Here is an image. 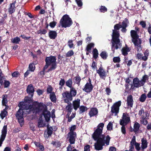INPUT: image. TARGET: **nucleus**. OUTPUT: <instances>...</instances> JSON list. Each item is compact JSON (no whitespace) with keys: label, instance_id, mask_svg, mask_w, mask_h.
I'll list each match as a JSON object with an SVG mask.
<instances>
[{"label":"nucleus","instance_id":"f257e3e1","mask_svg":"<svg viewBox=\"0 0 151 151\" xmlns=\"http://www.w3.org/2000/svg\"><path fill=\"white\" fill-rule=\"evenodd\" d=\"M122 25L119 24H115L114 27V29L113 30L112 39L111 40V50L114 52L115 50L121 47V43L119 39L120 35L119 31H118L121 28Z\"/></svg>","mask_w":151,"mask_h":151},{"label":"nucleus","instance_id":"f03ea898","mask_svg":"<svg viewBox=\"0 0 151 151\" xmlns=\"http://www.w3.org/2000/svg\"><path fill=\"white\" fill-rule=\"evenodd\" d=\"M24 102H20L18 104V106L19 107V109L17 111L15 116L17 119H18V122L20 123V125L22 124H23L24 122V119L23 118V110H26L27 114H30L31 112V110L32 107L30 105H29L27 106L25 105Z\"/></svg>","mask_w":151,"mask_h":151},{"label":"nucleus","instance_id":"7ed1b4c3","mask_svg":"<svg viewBox=\"0 0 151 151\" xmlns=\"http://www.w3.org/2000/svg\"><path fill=\"white\" fill-rule=\"evenodd\" d=\"M111 138L109 135H107L105 139H104L103 137L101 138L96 140V142L94 144V146L95 149L97 150H101L103 149V146L105 145V144L108 145H109V142Z\"/></svg>","mask_w":151,"mask_h":151},{"label":"nucleus","instance_id":"20e7f679","mask_svg":"<svg viewBox=\"0 0 151 151\" xmlns=\"http://www.w3.org/2000/svg\"><path fill=\"white\" fill-rule=\"evenodd\" d=\"M56 60V58L55 56L50 55L49 57H46L45 60V66L47 68L50 66H51L47 72L54 70L56 69L57 67Z\"/></svg>","mask_w":151,"mask_h":151},{"label":"nucleus","instance_id":"39448f33","mask_svg":"<svg viewBox=\"0 0 151 151\" xmlns=\"http://www.w3.org/2000/svg\"><path fill=\"white\" fill-rule=\"evenodd\" d=\"M77 93V91L74 87L70 88L69 91H66L63 92L62 94L64 102L68 103L72 101L73 97H75Z\"/></svg>","mask_w":151,"mask_h":151},{"label":"nucleus","instance_id":"423d86ee","mask_svg":"<svg viewBox=\"0 0 151 151\" xmlns=\"http://www.w3.org/2000/svg\"><path fill=\"white\" fill-rule=\"evenodd\" d=\"M131 36L132 38V42L133 43L135 47L137 48V51L142 50L141 45L142 40L139 38V36L137 32L134 30H131L130 31Z\"/></svg>","mask_w":151,"mask_h":151},{"label":"nucleus","instance_id":"0eeeda50","mask_svg":"<svg viewBox=\"0 0 151 151\" xmlns=\"http://www.w3.org/2000/svg\"><path fill=\"white\" fill-rule=\"evenodd\" d=\"M30 107L31 112L32 111L33 114H39L41 112L46 111L47 110V106L43 103H38L37 106L32 107Z\"/></svg>","mask_w":151,"mask_h":151},{"label":"nucleus","instance_id":"6e6552de","mask_svg":"<svg viewBox=\"0 0 151 151\" xmlns=\"http://www.w3.org/2000/svg\"><path fill=\"white\" fill-rule=\"evenodd\" d=\"M60 23L62 27L66 28L70 27L73 24V22L69 15L66 14L62 17Z\"/></svg>","mask_w":151,"mask_h":151},{"label":"nucleus","instance_id":"1a4fd4ad","mask_svg":"<svg viewBox=\"0 0 151 151\" xmlns=\"http://www.w3.org/2000/svg\"><path fill=\"white\" fill-rule=\"evenodd\" d=\"M77 137L76 134L68 133L67 134V139L69 141L70 144L68 145L67 147L66 151H72V147L71 145L74 144L76 140V138Z\"/></svg>","mask_w":151,"mask_h":151},{"label":"nucleus","instance_id":"9d476101","mask_svg":"<svg viewBox=\"0 0 151 151\" xmlns=\"http://www.w3.org/2000/svg\"><path fill=\"white\" fill-rule=\"evenodd\" d=\"M103 130L99 128H97L96 129L92 134V137L94 140L101 138L102 137H104V139L106 138V137L104 135L101 134Z\"/></svg>","mask_w":151,"mask_h":151},{"label":"nucleus","instance_id":"9b49d317","mask_svg":"<svg viewBox=\"0 0 151 151\" xmlns=\"http://www.w3.org/2000/svg\"><path fill=\"white\" fill-rule=\"evenodd\" d=\"M88 82H87L84 86L83 90L87 93H89L93 91L94 86L91 83V80L90 78H88Z\"/></svg>","mask_w":151,"mask_h":151},{"label":"nucleus","instance_id":"f8f14e48","mask_svg":"<svg viewBox=\"0 0 151 151\" xmlns=\"http://www.w3.org/2000/svg\"><path fill=\"white\" fill-rule=\"evenodd\" d=\"M121 104V101H119L114 103L113 105L111 107V112L113 114H115V115H116L119 112V107Z\"/></svg>","mask_w":151,"mask_h":151},{"label":"nucleus","instance_id":"ddd939ff","mask_svg":"<svg viewBox=\"0 0 151 151\" xmlns=\"http://www.w3.org/2000/svg\"><path fill=\"white\" fill-rule=\"evenodd\" d=\"M96 71L97 73L99 75L101 79H105L106 77L107 76V73L102 65H101L99 69H96Z\"/></svg>","mask_w":151,"mask_h":151},{"label":"nucleus","instance_id":"4468645a","mask_svg":"<svg viewBox=\"0 0 151 151\" xmlns=\"http://www.w3.org/2000/svg\"><path fill=\"white\" fill-rule=\"evenodd\" d=\"M122 119L120 121V124L122 126H124L125 123L127 124L130 121V117L127 114L123 113Z\"/></svg>","mask_w":151,"mask_h":151},{"label":"nucleus","instance_id":"2eb2a0df","mask_svg":"<svg viewBox=\"0 0 151 151\" xmlns=\"http://www.w3.org/2000/svg\"><path fill=\"white\" fill-rule=\"evenodd\" d=\"M7 133V126L4 125L1 130V134L0 138V147L1 146Z\"/></svg>","mask_w":151,"mask_h":151},{"label":"nucleus","instance_id":"dca6fc26","mask_svg":"<svg viewBox=\"0 0 151 151\" xmlns=\"http://www.w3.org/2000/svg\"><path fill=\"white\" fill-rule=\"evenodd\" d=\"M42 115L43 116L46 122H48L50 120L51 115L50 112L49 111L47 110L46 111L43 112L40 115V119L42 118Z\"/></svg>","mask_w":151,"mask_h":151},{"label":"nucleus","instance_id":"f3484780","mask_svg":"<svg viewBox=\"0 0 151 151\" xmlns=\"http://www.w3.org/2000/svg\"><path fill=\"white\" fill-rule=\"evenodd\" d=\"M27 92L29 94L31 98H32L34 95L35 90L34 87L32 84L29 85L27 88Z\"/></svg>","mask_w":151,"mask_h":151},{"label":"nucleus","instance_id":"a211bd4d","mask_svg":"<svg viewBox=\"0 0 151 151\" xmlns=\"http://www.w3.org/2000/svg\"><path fill=\"white\" fill-rule=\"evenodd\" d=\"M16 3V1H14L12 3H10L9 4V6L8 8V12L10 14H12L14 13L16 10L15 4Z\"/></svg>","mask_w":151,"mask_h":151},{"label":"nucleus","instance_id":"6ab92c4d","mask_svg":"<svg viewBox=\"0 0 151 151\" xmlns=\"http://www.w3.org/2000/svg\"><path fill=\"white\" fill-rule=\"evenodd\" d=\"M133 83L134 87L136 88L141 87L144 85V83H142V82H141L138 78L137 77L133 79Z\"/></svg>","mask_w":151,"mask_h":151},{"label":"nucleus","instance_id":"aec40b11","mask_svg":"<svg viewBox=\"0 0 151 151\" xmlns=\"http://www.w3.org/2000/svg\"><path fill=\"white\" fill-rule=\"evenodd\" d=\"M98 113V111L96 108L92 107L91 108L88 114L90 117L97 116Z\"/></svg>","mask_w":151,"mask_h":151},{"label":"nucleus","instance_id":"412c9836","mask_svg":"<svg viewBox=\"0 0 151 151\" xmlns=\"http://www.w3.org/2000/svg\"><path fill=\"white\" fill-rule=\"evenodd\" d=\"M127 106L130 108L132 107L134 101L133 97L132 95H129L127 97Z\"/></svg>","mask_w":151,"mask_h":151},{"label":"nucleus","instance_id":"4be33fe9","mask_svg":"<svg viewBox=\"0 0 151 151\" xmlns=\"http://www.w3.org/2000/svg\"><path fill=\"white\" fill-rule=\"evenodd\" d=\"M130 50L131 49L128 47L127 45H126L125 46L123 47L121 50L122 54L124 56H126L128 55V52H130Z\"/></svg>","mask_w":151,"mask_h":151},{"label":"nucleus","instance_id":"5701e85b","mask_svg":"<svg viewBox=\"0 0 151 151\" xmlns=\"http://www.w3.org/2000/svg\"><path fill=\"white\" fill-rule=\"evenodd\" d=\"M80 104V100L77 99L73 101V105L74 109L76 110L79 107Z\"/></svg>","mask_w":151,"mask_h":151},{"label":"nucleus","instance_id":"b1692460","mask_svg":"<svg viewBox=\"0 0 151 151\" xmlns=\"http://www.w3.org/2000/svg\"><path fill=\"white\" fill-rule=\"evenodd\" d=\"M141 147L142 150L147 148V147L148 142L146 138H143L141 139Z\"/></svg>","mask_w":151,"mask_h":151},{"label":"nucleus","instance_id":"393cba45","mask_svg":"<svg viewBox=\"0 0 151 151\" xmlns=\"http://www.w3.org/2000/svg\"><path fill=\"white\" fill-rule=\"evenodd\" d=\"M48 35L50 39L54 40L56 37L57 34L56 31L50 30L49 32Z\"/></svg>","mask_w":151,"mask_h":151},{"label":"nucleus","instance_id":"a878e982","mask_svg":"<svg viewBox=\"0 0 151 151\" xmlns=\"http://www.w3.org/2000/svg\"><path fill=\"white\" fill-rule=\"evenodd\" d=\"M73 82L78 85V86L80 85V82L81 80V77L78 74H77V76L74 77L73 80Z\"/></svg>","mask_w":151,"mask_h":151},{"label":"nucleus","instance_id":"bb28decb","mask_svg":"<svg viewBox=\"0 0 151 151\" xmlns=\"http://www.w3.org/2000/svg\"><path fill=\"white\" fill-rule=\"evenodd\" d=\"M7 97L8 96L6 94L3 95L2 96V105H6V104H7L8 102Z\"/></svg>","mask_w":151,"mask_h":151},{"label":"nucleus","instance_id":"cd10ccee","mask_svg":"<svg viewBox=\"0 0 151 151\" xmlns=\"http://www.w3.org/2000/svg\"><path fill=\"white\" fill-rule=\"evenodd\" d=\"M101 58L104 60H106L108 57V54L105 51H102L100 54Z\"/></svg>","mask_w":151,"mask_h":151},{"label":"nucleus","instance_id":"c85d7f7f","mask_svg":"<svg viewBox=\"0 0 151 151\" xmlns=\"http://www.w3.org/2000/svg\"><path fill=\"white\" fill-rule=\"evenodd\" d=\"M50 98L52 102L54 103H55L56 102V98L55 93L54 92H52L51 94H50Z\"/></svg>","mask_w":151,"mask_h":151},{"label":"nucleus","instance_id":"c756f323","mask_svg":"<svg viewBox=\"0 0 151 151\" xmlns=\"http://www.w3.org/2000/svg\"><path fill=\"white\" fill-rule=\"evenodd\" d=\"M140 125L139 123L137 122L135 123L134 125V129L133 130H134V132L136 133L139 130L140 127Z\"/></svg>","mask_w":151,"mask_h":151},{"label":"nucleus","instance_id":"7c9ffc66","mask_svg":"<svg viewBox=\"0 0 151 151\" xmlns=\"http://www.w3.org/2000/svg\"><path fill=\"white\" fill-rule=\"evenodd\" d=\"M93 58L95 59H96L98 57L99 53L98 50L96 48L93 50Z\"/></svg>","mask_w":151,"mask_h":151},{"label":"nucleus","instance_id":"2f4dec72","mask_svg":"<svg viewBox=\"0 0 151 151\" xmlns=\"http://www.w3.org/2000/svg\"><path fill=\"white\" fill-rule=\"evenodd\" d=\"M65 84L66 85L70 88L73 87L72 86L73 82L71 78H69L68 80L66 81Z\"/></svg>","mask_w":151,"mask_h":151},{"label":"nucleus","instance_id":"473e14b6","mask_svg":"<svg viewBox=\"0 0 151 151\" xmlns=\"http://www.w3.org/2000/svg\"><path fill=\"white\" fill-rule=\"evenodd\" d=\"M21 40L18 37H16L15 38L11 40V42L13 43L18 44L19 43Z\"/></svg>","mask_w":151,"mask_h":151},{"label":"nucleus","instance_id":"72a5a7b5","mask_svg":"<svg viewBox=\"0 0 151 151\" xmlns=\"http://www.w3.org/2000/svg\"><path fill=\"white\" fill-rule=\"evenodd\" d=\"M68 105L66 106L65 109L67 112H72L73 109V108L70 102L67 103Z\"/></svg>","mask_w":151,"mask_h":151},{"label":"nucleus","instance_id":"f704fd0d","mask_svg":"<svg viewBox=\"0 0 151 151\" xmlns=\"http://www.w3.org/2000/svg\"><path fill=\"white\" fill-rule=\"evenodd\" d=\"M76 125H73L70 128L69 130L70 132L68 133L70 134H76V132L74 131L76 129Z\"/></svg>","mask_w":151,"mask_h":151},{"label":"nucleus","instance_id":"c9c22d12","mask_svg":"<svg viewBox=\"0 0 151 151\" xmlns=\"http://www.w3.org/2000/svg\"><path fill=\"white\" fill-rule=\"evenodd\" d=\"M51 143L54 146H55L56 148L59 147L61 146V143L58 140L56 142L55 141H52Z\"/></svg>","mask_w":151,"mask_h":151},{"label":"nucleus","instance_id":"e433bc0d","mask_svg":"<svg viewBox=\"0 0 151 151\" xmlns=\"http://www.w3.org/2000/svg\"><path fill=\"white\" fill-rule=\"evenodd\" d=\"M94 45L93 43H90L88 44L86 47V50L87 51L91 52V48L94 47Z\"/></svg>","mask_w":151,"mask_h":151},{"label":"nucleus","instance_id":"4c0bfd02","mask_svg":"<svg viewBox=\"0 0 151 151\" xmlns=\"http://www.w3.org/2000/svg\"><path fill=\"white\" fill-rule=\"evenodd\" d=\"M146 98V94L145 93H144L141 95L139 100L140 101L143 102L145 101Z\"/></svg>","mask_w":151,"mask_h":151},{"label":"nucleus","instance_id":"58836bf2","mask_svg":"<svg viewBox=\"0 0 151 151\" xmlns=\"http://www.w3.org/2000/svg\"><path fill=\"white\" fill-rule=\"evenodd\" d=\"M79 110L80 114H82L85 111H87L88 109L86 106H81L79 108Z\"/></svg>","mask_w":151,"mask_h":151},{"label":"nucleus","instance_id":"ea45409f","mask_svg":"<svg viewBox=\"0 0 151 151\" xmlns=\"http://www.w3.org/2000/svg\"><path fill=\"white\" fill-rule=\"evenodd\" d=\"M129 23V21L127 18H126L123 21L122 23V27H127L128 24Z\"/></svg>","mask_w":151,"mask_h":151},{"label":"nucleus","instance_id":"a19ab883","mask_svg":"<svg viewBox=\"0 0 151 151\" xmlns=\"http://www.w3.org/2000/svg\"><path fill=\"white\" fill-rule=\"evenodd\" d=\"M38 127L39 128L44 127L45 126V124L43 123L42 118L40 119V121L38 122Z\"/></svg>","mask_w":151,"mask_h":151},{"label":"nucleus","instance_id":"79ce46f5","mask_svg":"<svg viewBox=\"0 0 151 151\" xmlns=\"http://www.w3.org/2000/svg\"><path fill=\"white\" fill-rule=\"evenodd\" d=\"M52 128L51 127H47V134L48 135V137L51 136L53 132L52 131Z\"/></svg>","mask_w":151,"mask_h":151},{"label":"nucleus","instance_id":"37998d69","mask_svg":"<svg viewBox=\"0 0 151 151\" xmlns=\"http://www.w3.org/2000/svg\"><path fill=\"white\" fill-rule=\"evenodd\" d=\"M8 114L7 111H4L3 110L1 111V112L0 114L1 117L2 119H3L6 116H7Z\"/></svg>","mask_w":151,"mask_h":151},{"label":"nucleus","instance_id":"c03bdc74","mask_svg":"<svg viewBox=\"0 0 151 151\" xmlns=\"http://www.w3.org/2000/svg\"><path fill=\"white\" fill-rule=\"evenodd\" d=\"M74 52L73 50H70L68 51L65 54V56L67 57H70L73 55Z\"/></svg>","mask_w":151,"mask_h":151},{"label":"nucleus","instance_id":"a18cd8bd","mask_svg":"<svg viewBox=\"0 0 151 151\" xmlns=\"http://www.w3.org/2000/svg\"><path fill=\"white\" fill-rule=\"evenodd\" d=\"M53 90V88L52 86L50 85L49 86L47 89V94L50 93V94H51Z\"/></svg>","mask_w":151,"mask_h":151},{"label":"nucleus","instance_id":"49530a36","mask_svg":"<svg viewBox=\"0 0 151 151\" xmlns=\"http://www.w3.org/2000/svg\"><path fill=\"white\" fill-rule=\"evenodd\" d=\"M148 77L147 75H145L142 78V79L141 81H140L141 82H142V83L144 84L146 82L147 80H148Z\"/></svg>","mask_w":151,"mask_h":151},{"label":"nucleus","instance_id":"de8ad7c7","mask_svg":"<svg viewBox=\"0 0 151 151\" xmlns=\"http://www.w3.org/2000/svg\"><path fill=\"white\" fill-rule=\"evenodd\" d=\"M113 61L115 63H119L120 61V58L119 57H115L113 58Z\"/></svg>","mask_w":151,"mask_h":151},{"label":"nucleus","instance_id":"09e8293b","mask_svg":"<svg viewBox=\"0 0 151 151\" xmlns=\"http://www.w3.org/2000/svg\"><path fill=\"white\" fill-rule=\"evenodd\" d=\"M68 45L70 48H74V44L73 43V40H69L68 42Z\"/></svg>","mask_w":151,"mask_h":151},{"label":"nucleus","instance_id":"8fccbe9b","mask_svg":"<svg viewBox=\"0 0 151 151\" xmlns=\"http://www.w3.org/2000/svg\"><path fill=\"white\" fill-rule=\"evenodd\" d=\"M75 116V114L72 113V115L70 116L67 117L68 118V122H70L72 121V119L74 118Z\"/></svg>","mask_w":151,"mask_h":151},{"label":"nucleus","instance_id":"3c124183","mask_svg":"<svg viewBox=\"0 0 151 151\" xmlns=\"http://www.w3.org/2000/svg\"><path fill=\"white\" fill-rule=\"evenodd\" d=\"M29 70L32 71H34L35 69V66L32 63H30L29 66Z\"/></svg>","mask_w":151,"mask_h":151},{"label":"nucleus","instance_id":"603ef678","mask_svg":"<svg viewBox=\"0 0 151 151\" xmlns=\"http://www.w3.org/2000/svg\"><path fill=\"white\" fill-rule=\"evenodd\" d=\"M10 83L9 81L5 80L4 83V87L5 88H7L10 85Z\"/></svg>","mask_w":151,"mask_h":151},{"label":"nucleus","instance_id":"864d4df0","mask_svg":"<svg viewBox=\"0 0 151 151\" xmlns=\"http://www.w3.org/2000/svg\"><path fill=\"white\" fill-rule=\"evenodd\" d=\"M113 124L111 122H109L107 125V129L108 130L111 131L112 129Z\"/></svg>","mask_w":151,"mask_h":151},{"label":"nucleus","instance_id":"5fc2aeb1","mask_svg":"<svg viewBox=\"0 0 151 151\" xmlns=\"http://www.w3.org/2000/svg\"><path fill=\"white\" fill-rule=\"evenodd\" d=\"M31 97L29 98L28 96L26 97L24 99L25 102V103H31L32 101Z\"/></svg>","mask_w":151,"mask_h":151},{"label":"nucleus","instance_id":"6e6d98bb","mask_svg":"<svg viewBox=\"0 0 151 151\" xmlns=\"http://www.w3.org/2000/svg\"><path fill=\"white\" fill-rule=\"evenodd\" d=\"M47 68L45 67V66L44 67L42 70V71H41L40 72V75L42 76H43L45 74V70L47 69Z\"/></svg>","mask_w":151,"mask_h":151},{"label":"nucleus","instance_id":"4d7b16f0","mask_svg":"<svg viewBox=\"0 0 151 151\" xmlns=\"http://www.w3.org/2000/svg\"><path fill=\"white\" fill-rule=\"evenodd\" d=\"M136 141L135 137L134 136L132 140L130 142V144L133 145H135L136 143H137Z\"/></svg>","mask_w":151,"mask_h":151},{"label":"nucleus","instance_id":"13d9d810","mask_svg":"<svg viewBox=\"0 0 151 151\" xmlns=\"http://www.w3.org/2000/svg\"><path fill=\"white\" fill-rule=\"evenodd\" d=\"M65 83V81L64 78H61L59 81V85L60 86H64Z\"/></svg>","mask_w":151,"mask_h":151},{"label":"nucleus","instance_id":"bf43d9fd","mask_svg":"<svg viewBox=\"0 0 151 151\" xmlns=\"http://www.w3.org/2000/svg\"><path fill=\"white\" fill-rule=\"evenodd\" d=\"M47 31L45 29H40L38 31V33L45 35Z\"/></svg>","mask_w":151,"mask_h":151},{"label":"nucleus","instance_id":"052dcab7","mask_svg":"<svg viewBox=\"0 0 151 151\" xmlns=\"http://www.w3.org/2000/svg\"><path fill=\"white\" fill-rule=\"evenodd\" d=\"M101 12L104 13L107 10L106 8L104 6H101L100 9Z\"/></svg>","mask_w":151,"mask_h":151},{"label":"nucleus","instance_id":"680f3d73","mask_svg":"<svg viewBox=\"0 0 151 151\" xmlns=\"http://www.w3.org/2000/svg\"><path fill=\"white\" fill-rule=\"evenodd\" d=\"M104 124L103 123H101L99 124L97 127V128H99L103 130Z\"/></svg>","mask_w":151,"mask_h":151},{"label":"nucleus","instance_id":"e2e57ef3","mask_svg":"<svg viewBox=\"0 0 151 151\" xmlns=\"http://www.w3.org/2000/svg\"><path fill=\"white\" fill-rule=\"evenodd\" d=\"M147 119H141L140 120V122L141 123L145 125L147 124L148 123V121L146 120Z\"/></svg>","mask_w":151,"mask_h":151},{"label":"nucleus","instance_id":"0e129e2a","mask_svg":"<svg viewBox=\"0 0 151 151\" xmlns=\"http://www.w3.org/2000/svg\"><path fill=\"white\" fill-rule=\"evenodd\" d=\"M76 2L78 7H81L83 5V3L81 0H75Z\"/></svg>","mask_w":151,"mask_h":151},{"label":"nucleus","instance_id":"69168bd1","mask_svg":"<svg viewBox=\"0 0 151 151\" xmlns=\"http://www.w3.org/2000/svg\"><path fill=\"white\" fill-rule=\"evenodd\" d=\"M97 63L95 61H93L91 67L93 69H96L97 68Z\"/></svg>","mask_w":151,"mask_h":151},{"label":"nucleus","instance_id":"338daca9","mask_svg":"<svg viewBox=\"0 0 151 151\" xmlns=\"http://www.w3.org/2000/svg\"><path fill=\"white\" fill-rule=\"evenodd\" d=\"M19 75V73L17 71H15L12 74V76L13 77H17Z\"/></svg>","mask_w":151,"mask_h":151},{"label":"nucleus","instance_id":"774afa93","mask_svg":"<svg viewBox=\"0 0 151 151\" xmlns=\"http://www.w3.org/2000/svg\"><path fill=\"white\" fill-rule=\"evenodd\" d=\"M56 22L55 21H53L50 23L49 24V26L50 27H51L53 28H54L55 27L56 25Z\"/></svg>","mask_w":151,"mask_h":151}]
</instances>
